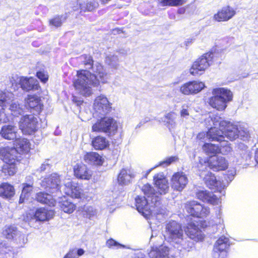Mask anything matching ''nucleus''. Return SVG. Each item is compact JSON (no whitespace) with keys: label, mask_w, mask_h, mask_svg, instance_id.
<instances>
[{"label":"nucleus","mask_w":258,"mask_h":258,"mask_svg":"<svg viewBox=\"0 0 258 258\" xmlns=\"http://www.w3.org/2000/svg\"><path fill=\"white\" fill-rule=\"evenodd\" d=\"M79 59L86 69H92L93 72L97 75L82 70L77 72V78L73 81V85L79 93L85 96H89L93 94L92 88L98 86L100 82L106 83L109 76L101 64L98 63L94 64L91 56L83 55Z\"/></svg>","instance_id":"f257e3e1"},{"label":"nucleus","mask_w":258,"mask_h":258,"mask_svg":"<svg viewBox=\"0 0 258 258\" xmlns=\"http://www.w3.org/2000/svg\"><path fill=\"white\" fill-rule=\"evenodd\" d=\"M154 197L149 198L145 196H138L135 199L136 206L138 211L147 219L156 218L161 221L166 214L165 209L159 202V206L155 203Z\"/></svg>","instance_id":"f03ea898"},{"label":"nucleus","mask_w":258,"mask_h":258,"mask_svg":"<svg viewBox=\"0 0 258 258\" xmlns=\"http://www.w3.org/2000/svg\"><path fill=\"white\" fill-rule=\"evenodd\" d=\"M31 149V144L29 140L18 137L15 140L14 147L0 148V155L4 156L5 161L14 163L20 160V155L28 153Z\"/></svg>","instance_id":"7ed1b4c3"},{"label":"nucleus","mask_w":258,"mask_h":258,"mask_svg":"<svg viewBox=\"0 0 258 258\" xmlns=\"http://www.w3.org/2000/svg\"><path fill=\"white\" fill-rule=\"evenodd\" d=\"M154 182L158 191H156L151 185L147 183L144 185L142 187V190L145 195L148 197H153V199H155V203L157 206H159L160 202L161 195H165L168 192L169 189V183L168 180L163 174H157L154 176Z\"/></svg>","instance_id":"20e7f679"},{"label":"nucleus","mask_w":258,"mask_h":258,"mask_svg":"<svg viewBox=\"0 0 258 258\" xmlns=\"http://www.w3.org/2000/svg\"><path fill=\"white\" fill-rule=\"evenodd\" d=\"M236 171L234 169L228 171V173L224 175V180L221 182L217 180L215 176L211 172H204L201 173V176H204L203 180L206 185L214 191L221 192L222 190L227 187L229 183L234 179Z\"/></svg>","instance_id":"39448f33"},{"label":"nucleus","mask_w":258,"mask_h":258,"mask_svg":"<svg viewBox=\"0 0 258 258\" xmlns=\"http://www.w3.org/2000/svg\"><path fill=\"white\" fill-rule=\"evenodd\" d=\"M213 96L210 97L209 103L213 108L219 111L224 110L227 104L232 101L233 94L231 91L224 88H218L212 90Z\"/></svg>","instance_id":"423d86ee"},{"label":"nucleus","mask_w":258,"mask_h":258,"mask_svg":"<svg viewBox=\"0 0 258 258\" xmlns=\"http://www.w3.org/2000/svg\"><path fill=\"white\" fill-rule=\"evenodd\" d=\"M214 55L212 52L207 53L198 58L189 70L190 74L193 76L201 75L213 62Z\"/></svg>","instance_id":"0eeeda50"},{"label":"nucleus","mask_w":258,"mask_h":258,"mask_svg":"<svg viewBox=\"0 0 258 258\" xmlns=\"http://www.w3.org/2000/svg\"><path fill=\"white\" fill-rule=\"evenodd\" d=\"M54 216V212L51 210L41 208L37 209L35 213H28L23 215V220L31 225L34 221H44L51 219Z\"/></svg>","instance_id":"6e6552de"},{"label":"nucleus","mask_w":258,"mask_h":258,"mask_svg":"<svg viewBox=\"0 0 258 258\" xmlns=\"http://www.w3.org/2000/svg\"><path fill=\"white\" fill-rule=\"evenodd\" d=\"M94 117L105 116L111 111V104L104 95H101L97 97L94 102Z\"/></svg>","instance_id":"1a4fd4ad"},{"label":"nucleus","mask_w":258,"mask_h":258,"mask_svg":"<svg viewBox=\"0 0 258 258\" xmlns=\"http://www.w3.org/2000/svg\"><path fill=\"white\" fill-rule=\"evenodd\" d=\"M181 225L175 221L169 222L166 226L165 238L172 244L182 236Z\"/></svg>","instance_id":"9d476101"},{"label":"nucleus","mask_w":258,"mask_h":258,"mask_svg":"<svg viewBox=\"0 0 258 258\" xmlns=\"http://www.w3.org/2000/svg\"><path fill=\"white\" fill-rule=\"evenodd\" d=\"M184 208L191 216L198 218L206 217L210 213L209 208L203 206L195 201L187 202Z\"/></svg>","instance_id":"9b49d317"},{"label":"nucleus","mask_w":258,"mask_h":258,"mask_svg":"<svg viewBox=\"0 0 258 258\" xmlns=\"http://www.w3.org/2000/svg\"><path fill=\"white\" fill-rule=\"evenodd\" d=\"M100 118L92 121V129H118L121 127L119 122L110 117L99 116Z\"/></svg>","instance_id":"f8f14e48"},{"label":"nucleus","mask_w":258,"mask_h":258,"mask_svg":"<svg viewBox=\"0 0 258 258\" xmlns=\"http://www.w3.org/2000/svg\"><path fill=\"white\" fill-rule=\"evenodd\" d=\"M229 245V240L227 237L223 236L220 237L214 246V258H226L227 254V249Z\"/></svg>","instance_id":"ddd939ff"},{"label":"nucleus","mask_w":258,"mask_h":258,"mask_svg":"<svg viewBox=\"0 0 258 258\" xmlns=\"http://www.w3.org/2000/svg\"><path fill=\"white\" fill-rule=\"evenodd\" d=\"M5 237L9 240L14 241L21 245L25 243V235L18 230L14 225H7L3 232Z\"/></svg>","instance_id":"4468645a"},{"label":"nucleus","mask_w":258,"mask_h":258,"mask_svg":"<svg viewBox=\"0 0 258 258\" xmlns=\"http://www.w3.org/2000/svg\"><path fill=\"white\" fill-rule=\"evenodd\" d=\"M60 179L56 173H52L44 178L41 182L42 187L50 193L57 191L60 188Z\"/></svg>","instance_id":"2eb2a0df"},{"label":"nucleus","mask_w":258,"mask_h":258,"mask_svg":"<svg viewBox=\"0 0 258 258\" xmlns=\"http://www.w3.org/2000/svg\"><path fill=\"white\" fill-rule=\"evenodd\" d=\"M222 130H208L207 132H202L197 136V139L203 142L217 141L221 142L224 140Z\"/></svg>","instance_id":"dca6fc26"},{"label":"nucleus","mask_w":258,"mask_h":258,"mask_svg":"<svg viewBox=\"0 0 258 258\" xmlns=\"http://www.w3.org/2000/svg\"><path fill=\"white\" fill-rule=\"evenodd\" d=\"M171 181V187L174 190L181 191L187 184L188 179L183 172H178L172 175Z\"/></svg>","instance_id":"f3484780"},{"label":"nucleus","mask_w":258,"mask_h":258,"mask_svg":"<svg viewBox=\"0 0 258 258\" xmlns=\"http://www.w3.org/2000/svg\"><path fill=\"white\" fill-rule=\"evenodd\" d=\"M208 164L209 167L215 171L224 170L228 167V163L225 158L217 155L211 156Z\"/></svg>","instance_id":"a211bd4d"},{"label":"nucleus","mask_w":258,"mask_h":258,"mask_svg":"<svg viewBox=\"0 0 258 258\" xmlns=\"http://www.w3.org/2000/svg\"><path fill=\"white\" fill-rule=\"evenodd\" d=\"M185 234L191 238L194 241H199L204 239V234L198 226L194 222L187 224L184 229Z\"/></svg>","instance_id":"6ab92c4d"},{"label":"nucleus","mask_w":258,"mask_h":258,"mask_svg":"<svg viewBox=\"0 0 258 258\" xmlns=\"http://www.w3.org/2000/svg\"><path fill=\"white\" fill-rule=\"evenodd\" d=\"M236 14L235 10L229 6H225L218 11L214 16V19L218 22L227 21Z\"/></svg>","instance_id":"aec40b11"},{"label":"nucleus","mask_w":258,"mask_h":258,"mask_svg":"<svg viewBox=\"0 0 258 258\" xmlns=\"http://www.w3.org/2000/svg\"><path fill=\"white\" fill-rule=\"evenodd\" d=\"M25 106L30 108V111L33 114H39L42 110L43 105L40 98L34 95H28L25 100Z\"/></svg>","instance_id":"412c9836"},{"label":"nucleus","mask_w":258,"mask_h":258,"mask_svg":"<svg viewBox=\"0 0 258 258\" xmlns=\"http://www.w3.org/2000/svg\"><path fill=\"white\" fill-rule=\"evenodd\" d=\"M135 177V173L130 168H122L117 177V181L119 184L122 185H127L130 183Z\"/></svg>","instance_id":"4be33fe9"},{"label":"nucleus","mask_w":258,"mask_h":258,"mask_svg":"<svg viewBox=\"0 0 258 258\" xmlns=\"http://www.w3.org/2000/svg\"><path fill=\"white\" fill-rule=\"evenodd\" d=\"M194 240L188 236H184L183 234L179 239L172 244L174 247L179 250H185L189 251L194 246Z\"/></svg>","instance_id":"5701e85b"},{"label":"nucleus","mask_w":258,"mask_h":258,"mask_svg":"<svg viewBox=\"0 0 258 258\" xmlns=\"http://www.w3.org/2000/svg\"><path fill=\"white\" fill-rule=\"evenodd\" d=\"M197 198L203 202L212 205H217L219 199L213 192L208 190H199L196 194Z\"/></svg>","instance_id":"b1692460"},{"label":"nucleus","mask_w":258,"mask_h":258,"mask_svg":"<svg viewBox=\"0 0 258 258\" xmlns=\"http://www.w3.org/2000/svg\"><path fill=\"white\" fill-rule=\"evenodd\" d=\"M74 172L75 176L81 179L89 180L92 176L91 171L82 163H78L74 166Z\"/></svg>","instance_id":"393cba45"},{"label":"nucleus","mask_w":258,"mask_h":258,"mask_svg":"<svg viewBox=\"0 0 258 258\" xmlns=\"http://www.w3.org/2000/svg\"><path fill=\"white\" fill-rule=\"evenodd\" d=\"M19 84L22 89L26 91L37 90L39 88L38 81L32 77H21Z\"/></svg>","instance_id":"a878e982"},{"label":"nucleus","mask_w":258,"mask_h":258,"mask_svg":"<svg viewBox=\"0 0 258 258\" xmlns=\"http://www.w3.org/2000/svg\"><path fill=\"white\" fill-rule=\"evenodd\" d=\"M37 119L33 115H25L19 121V129H36Z\"/></svg>","instance_id":"bb28decb"},{"label":"nucleus","mask_w":258,"mask_h":258,"mask_svg":"<svg viewBox=\"0 0 258 258\" xmlns=\"http://www.w3.org/2000/svg\"><path fill=\"white\" fill-rule=\"evenodd\" d=\"M66 194L74 198H80L82 189L80 185L74 182H68L65 185Z\"/></svg>","instance_id":"cd10ccee"},{"label":"nucleus","mask_w":258,"mask_h":258,"mask_svg":"<svg viewBox=\"0 0 258 258\" xmlns=\"http://www.w3.org/2000/svg\"><path fill=\"white\" fill-rule=\"evenodd\" d=\"M217 122L219 123V127L227 129H246L247 127L246 123L243 122H231L229 121L225 120L220 118Z\"/></svg>","instance_id":"c85d7f7f"},{"label":"nucleus","mask_w":258,"mask_h":258,"mask_svg":"<svg viewBox=\"0 0 258 258\" xmlns=\"http://www.w3.org/2000/svg\"><path fill=\"white\" fill-rule=\"evenodd\" d=\"M169 248L164 245H160L156 249H153L149 253L150 258H166L169 254Z\"/></svg>","instance_id":"c756f323"},{"label":"nucleus","mask_w":258,"mask_h":258,"mask_svg":"<svg viewBox=\"0 0 258 258\" xmlns=\"http://www.w3.org/2000/svg\"><path fill=\"white\" fill-rule=\"evenodd\" d=\"M84 158L86 163L90 164L101 165L103 163L102 156L96 152L87 153Z\"/></svg>","instance_id":"7c9ffc66"},{"label":"nucleus","mask_w":258,"mask_h":258,"mask_svg":"<svg viewBox=\"0 0 258 258\" xmlns=\"http://www.w3.org/2000/svg\"><path fill=\"white\" fill-rule=\"evenodd\" d=\"M22 190L20 197L19 203H25L31 195L33 190V183H24L22 184Z\"/></svg>","instance_id":"2f4dec72"},{"label":"nucleus","mask_w":258,"mask_h":258,"mask_svg":"<svg viewBox=\"0 0 258 258\" xmlns=\"http://www.w3.org/2000/svg\"><path fill=\"white\" fill-rule=\"evenodd\" d=\"M14 187L8 183H3L0 185V196L5 198H10L14 196Z\"/></svg>","instance_id":"473e14b6"},{"label":"nucleus","mask_w":258,"mask_h":258,"mask_svg":"<svg viewBox=\"0 0 258 258\" xmlns=\"http://www.w3.org/2000/svg\"><path fill=\"white\" fill-rule=\"evenodd\" d=\"M92 145L95 150H102L108 147L109 144L105 138L97 136L93 139Z\"/></svg>","instance_id":"72a5a7b5"},{"label":"nucleus","mask_w":258,"mask_h":258,"mask_svg":"<svg viewBox=\"0 0 258 258\" xmlns=\"http://www.w3.org/2000/svg\"><path fill=\"white\" fill-rule=\"evenodd\" d=\"M59 206L61 210L67 213H72L76 209V205L69 199L64 197L59 202Z\"/></svg>","instance_id":"f704fd0d"},{"label":"nucleus","mask_w":258,"mask_h":258,"mask_svg":"<svg viewBox=\"0 0 258 258\" xmlns=\"http://www.w3.org/2000/svg\"><path fill=\"white\" fill-rule=\"evenodd\" d=\"M3 160L5 164L3 165L2 168V171L5 174V175H13L16 172L15 164L18 161H16L14 163H11L10 161H6L5 160L4 156L0 155Z\"/></svg>","instance_id":"c9c22d12"},{"label":"nucleus","mask_w":258,"mask_h":258,"mask_svg":"<svg viewBox=\"0 0 258 258\" xmlns=\"http://www.w3.org/2000/svg\"><path fill=\"white\" fill-rule=\"evenodd\" d=\"M9 109L11 110L12 114L16 116L21 115L24 112L22 106H21L18 101L15 100L11 101Z\"/></svg>","instance_id":"e433bc0d"},{"label":"nucleus","mask_w":258,"mask_h":258,"mask_svg":"<svg viewBox=\"0 0 258 258\" xmlns=\"http://www.w3.org/2000/svg\"><path fill=\"white\" fill-rule=\"evenodd\" d=\"M1 137L8 140H16L20 136L15 130H0Z\"/></svg>","instance_id":"4c0bfd02"},{"label":"nucleus","mask_w":258,"mask_h":258,"mask_svg":"<svg viewBox=\"0 0 258 258\" xmlns=\"http://www.w3.org/2000/svg\"><path fill=\"white\" fill-rule=\"evenodd\" d=\"M178 160V157L177 156H171L169 157H167L164 160L160 162L158 165H156L153 168H152L148 170L147 174H149L153 169H154L158 166H162L163 167H165L169 166L171 163L177 161Z\"/></svg>","instance_id":"58836bf2"},{"label":"nucleus","mask_w":258,"mask_h":258,"mask_svg":"<svg viewBox=\"0 0 258 258\" xmlns=\"http://www.w3.org/2000/svg\"><path fill=\"white\" fill-rule=\"evenodd\" d=\"M36 199L38 202L42 204L49 205L52 204V202H51L52 196L50 194L44 192L38 193L36 195Z\"/></svg>","instance_id":"ea45409f"},{"label":"nucleus","mask_w":258,"mask_h":258,"mask_svg":"<svg viewBox=\"0 0 258 258\" xmlns=\"http://www.w3.org/2000/svg\"><path fill=\"white\" fill-rule=\"evenodd\" d=\"M239 130H222V134L224 137V140L221 141H226V144L227 143V141L225 139L230 140H234L236 139H238L239 134H238V132Z\"/></svg>","instance_id":"a19ab883"},{"label":"nucleus","mask_w":258,"mask_h":258,"mask_svg":"<svg viewBox=\"0 0 258 258\" xmlns=\"http://www.w3.org/2000/svg\"><path fill=\"white\" fill-rule=\"evenodd\" d=\"M85 251L82 248H74L70 250L63 258H79V256L82 255Z\"/></svg>","instance_id":"79ce46f5"},{"label":"nucleus","mask_w":258,"mask_h":258,"mask_svg":"<svg viewBox=\"0 0 258 258\" xmlns=\"http://www.w3.org/2000/svg\"><path fill=\"white\" fill-rule=\"evenodd\" d=\"M203 148L207 154H216L219 153V147L215 144L205 143Z\"/></svg>","instance_id":"37998d69"},{"label":"nucleus","mask_w":258,"mask_h":258,"mask_svg":"<svg viewBox=\"0 0 258 258\" xmlns=\"http://www.w3.org/2000/svg\"><path fill=\"white\" fill-rule=\"evenodd\" d=\"M98 5V3L95 1H90L86 3L80 4V8L83 11H92L96 9Z\"/></svg>","instance_id":"c03bdc74"},{"label":"nucleus","mask_w":258,"mask_h":258,"mask_svg":"<svg viewBox=\"0 0 258 258\" xmlns=\"http://www.w3.org/2000/svg\"><path fill=\"white\" fill-rule=\"evenodd\" d=\"M189 82L194 94L200 92L205 87V84L202 82H198L195 81Z\"/></svg>","instance_id":"a18cd8bd"},{"label":"nucleus","mask_w":258,"mask_h":258,"mask_svg":"<svg viewBox=\"0 0 258 258\" xmlns=\"http://www.w3.org/2000/svg\"><path fill=\"white\" fill-rule=\"evenodd\" d=\"M161 6H177L182 4V0H158Z\"/></svg>","instance_id":"49530a36"},{"label":"nucleus","mask_w":258,"mask_h":258,"mask_svg":"<svg viewBox=\"0 0 258 258\" xmlns=\"http://www.w3.org/2000/svg\"><path fill=\"white\" fill-rule=\"evenodd\" d=\"M105 61L106 63L113 68H116L118 64V57L115 55H108L106 58Z\"/></svg>","instance_id":"de8ad7c7"},{"label":"nucleus","mask_w":258,"mask_h":258,"mask_svg":"<svg viewBox=\"0 0 258 258\" xmlns=\"http://www.w3.org/2000/svg\"><path fill=\"white\" fill-rule=\"evenodd\" d=\"M66 18L63 16H58L49 20L50 25L55 27H60L62 23L65 21Z\"/></svg>","instance_id":"09e8293b"},{"label":"nucleus","mask_w":258,"mask_h":258,"mask_svg":"<svg viewBox=\"0 0 258 258\" xmlns=\"http://www.w3.org/2000/svg\"><path fill=\"white\" fill-rule=\"evenodd\" d=\"M52 167V165L50 163L49 159H46L41 165L39 168H38L36 171L39 173H42L46 171H48L50 170Z\"/></svg>","instance_id":"8fccbe9b"},{"label":"nucleus","mask_w":258,"mask_h":258,"mask_svg":"<svg viewBox=\"0 0 258 258\" xmlns=\"http://www.w3.org/2000/svg\"><path fill=\"white\" fill-rule=\"evenodd\" d=\"M6 100L0 99V123L6 122L7 120L5 112Z\"/></svg>","instance_id":"3c124183"},{"label":"nucleus","mask_w":258,"mask_h":258,"mask_svg":"<svg viewBox=\"0 0 258 258\" xmlns=\"http://www.w3.org/2000/svg\"><path fill=\"white\" fill-rule=\"evenodd\" d=\"M84 212V215H86V217L89 219H91L97 215L96 209L92 206H87L85 207Z\"/></svg>","instance_id":"603ef678"},{"label":"nucleus","mask_w":258,"mask_h":258,"mask_svg":"<svg viewBox=\"0 0 258 258\" xmlns=\"http://www.w3.org/2000/svg\"><path fill=\"white\" fill-rule=\"evenodd\" d=\"M106 246L109 248H125V246L119 243L118 242L113 240V239H110L106 241Z\"/></svg>","instance_id":"864d4df0"},{"label":"nucleus","mask_w":258,"mask_h":258,"mask_svg":"<svg viewBox=\"0 0 258 258\" xmlns=\"http://www.w3.org/2000/svg\"><path fill=\"white\" fill-rule=\"evenodd\" d=\"M180 91L182 94L184 95H188L190 94H194L189 82L183 84L180 87Z\"/></svg>","instance_id":"5fc2aeb1"},{"label":"nucleus","mask_w":258,"mask_h":258,"mask_svg":"<svg viewBox=\"0 0 258 258\" xmlns=\"http://www.w3.org/2000/svg\"><path fill=\"white\" fill-rule=\"evenodd\" d=\"M176 114L175 112H171L168 113H167L165 117L166 120L165 121H166L167 123H169L171 125V127H173V125H174L175 123V119L176 117Z\"/></svg>","instance_id":"6e6d98bb"},{"label":"nucleus","mask_w":258,"mask_h":258,"mask_svg":"<svg viewBox=\"0 0 258 258\" xmlns=\"http://www.w3.org/2000/svg\"><path fill=\"white\" fill-rule=\"evenodd\" d=\"M88 111H86V110H81L80 113V116L81 119L83 121H87L91 117L92 114L91 111L88 110Z\"/></svg>","instance_id":"4d7b16f0"},{"label":"nucleus","mask_w":258,"mask_h":258,"mask_svg":"<svg viewBox=\"0 0 258 258\" xmlns=\"http://www.w3.org/2000/svg\"><path fill=\"white\" fill-rule=\"evenodd\" d=\"M180 113L181 117L187 118L189 115L188 106L186 104L182 105Z\"/></svg>","instance_id":"13d9d810"},{"label":"nucleus","mask_w":258,"mask_h":258,"mask_svg":"<svg viewBox=\"0 0 258 258\" xmlns=\"http://www.w3.org/2000/svg\"><path fill=\"white\" fill-rule=\"evenodd\" d=\"M239 138L241 140L245 141L248 140L249 135L248 130H239L238 132Z\"/></svg>","instance_id":"bf43d9fd"},{"label":"nucleus","mask_w":258,"mask_h":258,"mask_svg":"<svg viewBox=\"0 0 258 258\" xmlns=\"http://www.w3.org/2000/svg\"><path fill=\"white\" fill-rule=\"evenodd\" d=\"M232 151V148L228 145H225L221 148L219 147V152L223 154L227 155Z\"/></svg>","instance_id":"052dcab7"},{"label":"nucleus","mask_w":258,"mask_h":258,"mask_svg":"<svg viewBox=\"0 0 258 258\" xmlns=\"http://www.w3.org/2000/svg\"><path fill=\"white\" fill-rule=\"evenodd\" d=\"M36 76L41 81L45 83L48 80V75L45 74L43 72L39 71L37 73Z\"/></svg>","instance_id":"680f3d73"},{"label":"nucleus","mask_w":258,"mask_h":258,"mask_svg":"<svg viewBox=\"0 0 258 258\" xmlns=\"http://www.w3.org/2000/svg\"><path fill=\"white\" fill-rule=\"evenodd\" d=\"M96 131V130H94ZM102 131H104L105 134H106L108 136L110 137L111 138H113V136L117 134V130H102Z\"/></svg>","instance_id":"e2e57ef3"},{"label":"nucleus","mask_w":258,"mask_h":258,"mask_svg":"<svg viewBox=\"0 0 258 258\" xmlns=\"http://www.w3.org/2000/svg\"><path fill=\"white\" fill-rule=\"evenodd\" d=\"M23 135H32L35 133L37 130H21Z\"/></svg>","instance_id":"0e129e2a"},{"label":"nucleus","mask_w":258,"mask_h":258,"mask_svg":"<svg viewBox=\"0 0 258 258\" xmlns=\"http://www.w3.org/2000/svg\"><path fill=\"white\" fill-rule=\"evenodd\" d=\"M134 258H146V257L143 253L138 252L135 254Z\"/></svg>","instance_id":"69168bd1"},{"label":"nucleus","mask_w":258,"mask_h":258,"mask_svg":"<svg viewBox=\"0 0 258 258\" xmlns=\"http://www.w3.org/2000/svg\"><path fill=\"white\" fill-rule=\"evenodd\" d=\"M134 258H146V257L143 253L138 252L135 254Z\"/></svg>","instance_id":"338daca9"},{"label":"nucleus","mask_w":258,"mask_h":258,"mask_svg":"<svg viewBox=\"0 0 258 258\" xmlns=\"http://www.w3.org/2000/svg\"><path fill=\"white\" fill-rule=\"evenodd\" d=\"M254 158L256 163L258 164V149L255 151Z\"/></svg>","instance_id":"774afa93"}]
</instances>
